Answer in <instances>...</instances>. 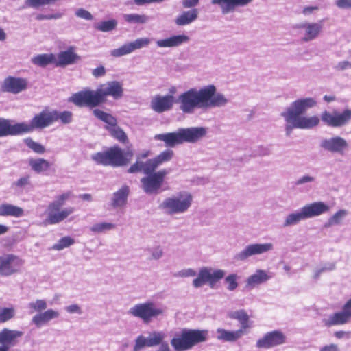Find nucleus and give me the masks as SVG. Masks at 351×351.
Listing matches in <instances>:
<instances>
[{"instance_id":"nucleus-60","label":"nucleus","mask_w":351,"mask_h":351,"mask_svg":"<svg viewBox=\"0 0 351 351\" xmlns=\"http://www.w3.org/2000/svg\"><path fill=\"white\" fill-rule=\"evenodd\" d=\"M30 184V176L27 175L18 179L13 185L18 188H24Z\"/></svg>"},{"instance_id":"nucleus-19","label":"nucleus","mask_w":351,"mask_h":351,"mask_svg":"<svg viewBox=\"0 0 351 351\" xmlns=\"http://www.w3.org/2000/svg\"><path fill=\"white\" fill-rule=\"evenodd\" d=\"M287 337L280 330H274L266 333L262 338L257 340L256 346L258 348H271L285 343Z\"/></svg>"},{"instance_id":"nucleus-50","label":"nucleus","mask_w":351,"mask_h":351,"mask_svg":"<svg viewBox=\"0 0 351 351\" xmlns=\"http://www.w3.org/2000/svg\"><path fill=\"white\" fill-rule=\"evenodd\" d=\"M108 130L110 132V133L114 138H115L121 143H125L128 139L125 133L123 132L122 129H121L117 125V124L115 125L114 126H112Z\"/></svg>"},{"instance_id":"nucleus-3","label":"nucleus","mask_w":351,"mask_h":351,"mask_svg":"<svg viewBox=\"0 0 351 351\" xmlns=\"http://www.w3.org/2000/svg\"><path fill=\"white\" fill-rule=\"evenodd\" d=\"M208 129L204 127L180 128L173 132L158 134L154 139L163 141L167 147H174L184 143H196L206 136Z\"/></svg>"},{"instance_id":"nucleus-22","label":"nucleus","mask_w":351,"mask_h":351,"mask_svg":"<svg viewBox=\"0 0 351 351\" xmlns=\"http://www.w3.org/2000/svg\"><path fill=\"white\" fill-rule=\"evenodd\" d=\"M175 102V98L172 95H157L152 99L150 106L156 112L161 113L171 110Z\"/></svg>"},{"instance_id":"nucleus-41","label":"nucleus","mask_w":351,"mask_h":351,"mask_svg":"<svg viewBox=\"0 0 351 351\" xmlns=\"http://www.w3.org/2000/svg\"><path fill=\"white\" fill-rule=\"evenodd\" d=\"M68 101L80 107L88 106V90L74 93Z\"/></svg>"},{"instance_id":"nucleus-55","label":"nucleus","mask_w":351,"mask_h":351,"mask_svg":"<svg viewBox=\"0 0 351 351\" xmlns=\"http://www.w3.org/2000/svg\"><path fill=\"white\" fill-rule=\"evenodd\" d=\"M315 180L316 178L315 176L306 174L297 179L295 182V185L296 186H306L308 184L315 182Z\"/></svg>"},{"instance_id":"nucleus-31","label":"nucleus","mask_w":351,"mask_h":351,"mask_svg":"<svg viewBox=\"0 0 351 351\" xmlns=\"http://www.w3.org/2000/svg\"><path fill=\"white\" fill-rule=\"evenodd\" d=\"M228 316L229 318L236 319L239 322L241 327L239 330H241L244 335L247 333L246 330L251 327L249 315L243 309L230 311L228 313Z\"/></svg>"},{"instance_id":"nucleus-47","label":"nucleus","mask_w":351,"mask_h":351,"mask_svg":"<svg viewBox=\"0 0 351 351\" xmlns=\"http://www.w3.org/2000/svg\"><path fill=\"white\" fill-rule=\"evenodd\" d=\"M52 114L55 117L54 122L60 120L64 124L71 122L73 114L70 111H63L60 112L57 110H52Z\"/></svg>"},{"instance_id":"nucleus-63","label":"nucleus","mask_w":351,"mask_h":351,"mask_svg":"<svg viewBox=\"0 0 351 351\" xmlns=\"http://www.w3.org/2000/svg\"><path fill=\"white\" fill-rule=\"evenodd\" d=\"M199 3V0H183L182 5L184 8H195Z\"/></svg>"},{"instance_id":"nucleus-37","label":"nucleus","mask_w":351,"mask_h":351,"mask_svg":"<svg viewBox=\"0 0 351 351\" xmlns=\"http://www.w3.org/2000/svg\"><path fill=\"white\" fill-rule=\"evenodd\" d=\"M94 116L106 124V128L108 130L117 123V119L111 114L107 113L100 109L95 108L93 110Z\"/></svg>"},{"instance_id":"nucleus-26","label":"nucleus","mask_w":351,"mask_h":351,"mask_svg":"<svg viewBox=\"0 0 351 351\" xmlns=\"http://www.w3.org/2000/svg\"><path fill=\"white\" fill-rule=\"evenodd\" d=\"M130 192V190L128 186H122L118 191L112 194L110 202L111 206L114 208L124 207L127 204Z\"/></svg>"},{"instance_id":"nucleus-18","label":"nucleus","mask_w":351,"mask_h":351,"mask_svg":"<svg viewBox=\"0 0 351 351\" xmlns=\"http://www.w3.org/2000/svg\"><path fill=\"white\" fill-rule=\"evenodd\" d=\"M319 147L325 152L343 155L348 150V141L340 136L324 138L319 142Z\"/></svg>"},{"instance_id":"nucleus-32","label":"nucleus","mask_w":351,"mask_h":351,"mask_svg":"<svg viewBox=\"0 0 351 351\" xmlns=\"http://www.w3.org/2000/svg\"><path fill=\"white\" fill-rule=\"evenodd\" d=\"M199 11L197 8L190 9L181 12L175 19L178 26H185L195 22L198 18Z\"/></svg>"},{"instance_id":"nucleus-33","label":"nucleus","mask_w":351,"mask_h":351,"mask_svg":"<svg viewBox=\"0 0 351 351\" xmlns=\"http://www.w3.org/2000/svg\"><path fill=\"white\" fill-rule=\"evenodd\" d=\"M58 316L59 313L58 311L49 309L45 312L35 315L32 318V322L37 327H40L50 320L58 317Z\"/></svg>"},{"instance_id":"nucleus-56","label":"nucleus","mask_w":351,"mask_h":351,"mask_svg":"<svg viewBox=\"0 0 351 351\" xmlns=\"http://www.w3.org/2000/svg\"><path fill=\"white\" fill-rule=\"evenodd\" d=\"M47 302L44 300H36L35 302H30L29 307L32 311L41 312L47 308Z\"/></svg>"},{"instance_id":"nucleus-53","label":"nucleus","mask_w":351,"mask_h":351,"mask_svg":"<svg viewBox=\"0 0 351 351\" xmlns=\"http://www.w3.org/2000/svg\"><path fill=\"white\" fill-rule=\"evenodd\" d=\"M152 41L149 38H139L130 42L133 51L147 47Z\"/></svg>"},{"instance_id":"nucleus-58","label":"nucleus","mask_w":351,"mask_h":351,"mask_svg":"<svg viewBox=\"0 0 351 351\" xmlns=\"http://www.w3.org/2000/svg\"><path fill=\"white\" fill-rule=\"evenodd\" d=\"M151 260H158L163 256V250L160 246H156L149 250Z\"/></svg>"},{"instance_id":"nucleus-48","label":"nucleus","mask_w":351,"mask_h":351,"mask_svg":"<svg viewBox=\"0 0 351 351\" xmlns=\"http://www.w3.org/2000/svg\"><path fill=\"white\" fill-rule=\"evenodd\" d=\"M130 43H125L117 49L111 51L110 54L114 57H121L133 52Z\"/></svg>"},{"instance_id":"nucleus-46","label":"nucleus","mask_w":351,"mask_h":351,"mask_svg":"<svg viewBox=\"0 0 351 351\" xmlns=\"http://www.w3.org/2000/svg\"><path fill=\"white\" fill-rule=\"evenodd\" d=\"M116 225L112 223L101 222L94 224L91 228L90 230L96 233H104L107 231L114 229Z\"/></svg>"},{"instance_id":"nucleus-35","label":"nucleus","mask_w":351,"mask_h":351,"mask_svg":"<svg viewBox=\"0 0 351 351\" xmlns=\"http://www.w3.org/2000/svg\"><path fill=\"white\" fill-rule=\"evenodd\" d=\"M77 58V56L71 49H69L58 55V60H55V65L56 66H64L74 63Z\"/></svg>"},{"instance_id":"nucleus-62","label":"nucleus","mask_w":351,"mask_h":351,"mask_svg":"<svg viewBox=\"0 0 351 351\" xmlns=\"http://www.w3.org/2000/svg\"><path fill=\"white\" fill-rule=\"evenodd\" d=\"M106 71L105 67L103 65H100L97 66V68L93 69L92 71V75L95 78H99L104 76L106 75Z\"/></svg>"},{"instance_id":"nucleus-15","label":"nucleus","mask_w":351,"mask_h":351,"mask_svg":"<svg viewBox=\"0 0 351 351\" xmlns=\"http://www.w3.org/2000/svg\"><path fill=\"white\" fill-rule=\"evenodd\" d=\"M24 261L14 254L0 256V276H9L20 271Z\"/></svg>"},{"instance_id":"nucleus-9","label":"nucleus","mask_w":351,"mask_h":351,"mask_svg":"<svg viewBox=\"0 0 351 351\" xmlns=\"http://www.w3.org/2000/svg\"><path fill=\"white\" fill-rule=\"evenodd\" d=\"M166 335L162 331L153 330L148 333L147 337L138 335L134 339L132 351H142L145 348H152L159 346L155 351H171L169 346L165 341Z\"/></svg>"},{"instance_id":"nucleus-4","label":"nucleus","mask_w":351,"mask_h":351,"mask_svg":"<svg viewBox=\"0 0 351 351\" xmlns=\"http://www.w3.org/2000/svg\"><path fill=\"white\" fill-rule=\"evenodd\" d=\"M208 339L207 330L182 328L171 339V346L174 351H187L195 346L205 342Z\"/></svg>"},{"instance_id":"nucleus-11","label":"nucleus","mask_w":351,"mask_h":351,"mask_svg":"<svg viewBox=\"0 0 351 351\" xmlns=\"http://www.w3.org/2000/svg\"><path fill=\"white\" fill-rule=\"evenodd\" d=\"M169 171L165 169L155 171L141 179V188L148 195H157L162 191L165 176Z\"/></svg>"},{"instance_id":"nucleus-52","label":"nucleus","mask_w":351,"mask_h":351,"mask_svg":"<svg viewBox=\"0 0 351 351\" xmlns=\"http://www.w3.org/2000/svg\"><path fill=\"white\" fill-rule=\"evenodd\" d=\"M146 167L147 161L145 162H143L136 159V162L130 166V167L128 170V172L129 173H136L138 172L143 171L144 174L148 175L152 172H146Z\"/></svg>"},{"instance_id":"nucleus-13","label":"nucleus","mask_w":351,"mask_h":351,"mask_svg":"<svg viewBox=\"0 0 351 351\" xmlns=\"http://www.w3.org/2000/svg\"><path fill=\"white\" fill-rule=\"evenodd\" d=\"M55 117L52 111L44 109L38 114H36L31 120L29 123L22 122L23 134L33 132L35 129L45 128L54 123Z\"/></svg>"},{"instance_id":"nucleus-23","label":"nucleus","mask_w":351,"mask_h":351,"mask_svg":"<svg viewBox=\"0 0 351 351\" xmlns=\"http://www.w3.org/2000/svg\"><path fill=\"white\" fill-rule=\"evenodd\" d=\"M254 0H211L213 5H217L224 15L233 12L237 7H244Z\"/></svg>"},{"instance_id":"nucleus-27","label":"nucleus","mask_w":351,"mask_h":351,"mask_svg":"<svg viewBox=\"0 0 351 351\" xmlns=\"http://www.w3.org/2000/svg\"><path fill=\"white\" fill-rule=\"evenodd\" d=\"M271 278L269 273L263 269H257L253 274L250 275L246 280L245 287L252 289L254 287L266 282Z\"/></svg>"},{"instance_id":"nucleus-17","label":"nucleus","mask_w":351,"mask_h":351,"mask_svg":"<svg viewBox=\"0 0 351 351\" xmlns=\"http://www.w3.org/2000/svg\"><path fill=\"white\" fill-rule=\"evenodd\" d=\"M321 119L329 127L340 128L346 125L351 119V110L346 109L341 112L337 110L332 112L325 110L321 114Z\"/></svg>"},{"instance_id":"nucleus-16","label":"nucleus","mask_w":351,"mask_h":351,"mask_svg":"<svg viewBox=\"0 0 351 351\" xmlns=\"http://www.w3.org/2000/svg\"><path fill=\"white\" fill-rule=\"evenodd\" d=\"M274 250L271 243H252L245 246L242 250L234 256L236 261H245L250 257L261 255Z\"/></svg>"},{"instance_id":"nucleus-14","label":"nucleus","mask_w":351,"mask_h":351,"mask_svg":"<svg viewBox=\"0 0 351 351\" xmlns=\"http://www.w3.org/2000/svg\"><path fill=\"white\" fill-rule=\"evenodd\" d=\"M293 28L298 30L302 41L310 42L317 39L321 35L323 32V23L322 21L318 22L304 21L295 24Z\"/></svg>"},{"instance_id":"nucleus-42","label":"nucleus","mask_w":351,"mask_h":351,"mask_svg":"<svg viewBox=\"0 0 351 351\" xmlns=\"http://www.w3.org/2000/svg\"><path fill=\"white\" fill-rule=\"evenodd\" d=\"M348 210L341 209L332 215L326 222L324 226L326 228L331 227L336 225H339L343 219L348 215Z\"/></svg>"},{"instance_id":"nucleus-38","label":"nucleus","mask_w":351,"mask_h":351,"mask_svg":"<svg viewBox=\"0 0 351 351\" xmlns=\"http://www.w3.org/2000/svg\"><path fill=\"white\" fill-rule=\"evenodd\" d=\"M29 165L37 173L47 171L51 167V163L44 158H30Z\"/></svg>"},{"instance_id":"nucleus-20","label":"nucleus","mask_w":351,"mask_h":351,"mask_svg":"<svg viewBox=\"0 0 351 351\" xmlns=\"http://www.w3.org/2000/svg\"><path fill=\"white\" fill-rule=\"evenodd\" d=\"M28 86V82L25 78L8 76L1 84L3 92L18 94L25 90Z\"/></svg>"},{"instance_id":"nucleus-29","label":"nucleus","mask_w":351,"mask_h":351,"mask_svg":"<svg viewBox=\"0 0 351 351\" xmlns=\"http://www.w3.org/2000/svg\"><path fill=\"white\" fill-rule=\"evenodd\" d=\"M102 85L104 86L103 90L106 97L110 96L117 100L123 96L124 89L122 82L115 80L109 81Z\"/></svg>"},{"instance_id":"nucleus-6","label":"nucleus","mask_w":351,"mask_h":351,"mask_svg":"<svg viewBox=\"0 0 351 351\" xmlns=\"http://www.w3.org/2000/svg\"><path fill=\"white\" fill-rule=\"evenodd\" d=\"M330 211V206L323 202H315L305 205L299 210L288 214L283 222V227L295 226L301 221L319 216Z\"/></svg>"},{"instance_id":"nucleus-40","label":"nucleus","mask_w":351,"mask_h":351,"mask_svg":"<svg viewBox=\"0 0 351 351\" xmlns=\"http://www.w3.org/2000/svg\"><path fill=\"white\" fill-rule=\"evenodd\" d=\"M123 18L129 24H145L149 21V17L147 15L135 13L125 14Z\"/></svg>"},{"instance_id":"nucleus-5","label":"nucleus","mask_w":351,"mask_h":351,"mask_svg":"<svg viewBox=\"0 0 351 351\" xmlns=\"http://www.w3.org/2000/svg\"><path fill=\"white\" fill-rule=\"evenodd\" d=\"M192 203L191 194L186 191H182L165 198L158 208L165 215L174 216L187 213Z\"/></svg>"},{"instance_id":"nucleus-8","label":"nucleus","mask_w":351,"mask_h":351,"mask_svg":"<svg viewBox=\"0 0 351 351\" xmlns=\"http://www.w3.org/2000/svg\"><path fill=\"white\" fill-rule=\"evenodd\" d=\"M133 153L132 151H123L118 146H114L104 152H99L92 156L97 163L113 167H121L130 161Z\"/></svg>"},{"instance_id":"nucleus-39","label":"nucleus","mask_w":351,"mask_h":351,"mask_svg":"<svg viewBox=\"0 0 351 351\" xmlns=\"http://www.w3.org/2000/svg\"><path fill=\"white\" fill-rule=\"evenodd\" d=\"M56 57L53 54H40L32 58V62L36 66L45 67L50 64H55Z\"/></svg>"},{"instance_id":"nucleus-64","label":"nucleus","mask_w":351,"mask_h":351,"mask_svg":"<svg viewBox=\"0 0 351 351\" xmlns=\"http://www.w3.org/2000/svg\"><path fill=\"white\" fill-rule=\"evenodd\" d=\"M335 5L340 9L351 8V0H336Z\"/></svg>"},{"instance_id":"nucleus-51","label":"nucleus","mask_w":351,"mask_h":351,"mask_svg":"<svg viewBox=\"0 0 351 351\" xmlns=\"http://www.w3.org/2000/svg\"><path fill=\"white\" fill-rule=\"evenodd\" d=\"M74 243H75L74 239L73 238H71V237L67 236V237H64L61 238L58 241L57 243L54 244L52 246L51 248L53 250L60 251V250H63L64 248H66V247H68L71 246Z\"/></svg>"},{"instance_id":"nucleus-2","label":"nucleus","mask_w":351,"mask_h":351,"mask_svg":"<svg viewBox=\"0 0 351 351\" xmlns=\"http://www.w3.org/2000/svg\"><path fill=\"white\" fill-rule=\"evenodd\" d=\"M317 104L313 97H302L291 102L281 112L280 116L285 121V131L287 136H289L294 129L309 130L319 124L320 119L317 116L304 115Z\"/></svg>"},{"instance_id":"nucleus-10","label":"nucleus","mask_w":351,"mask_h":351,"mask_svg":"<svg viewBox=\"0 0 351 351\" xmlns=\"http://www.w3.org/2000/svg\"><path fill=\"white\" fill-rule=\"evenodd\" d=\"M128 314L148 324L153 318L162 315L164 310L162 308L156 307L154 302L147 301L134 304L128 310Z\"/></svg>"},{"instance_id":"nucleus-45","label":"nucleus","mask_w":351,"mask_h":351,"mask_svg":"<svg viewBox=\"0 0 351 351\" xmlns=\"http://www.w3.org/2000/svg\"><path fill=\"white\" fill-rule=\"evenodd\" d=\"M25 145L34 152L39 154H44L46 151L45 147L42 144L34 141L32 138L28 137L24 139Z\"/></svg>"},{"instance_id":"nucleus-34","label":"nucleus","mask_w":351,"mask_h":351,"mask_svg":"<svg viewBox=\"0 0 351 351\" xmlns=\"http://www.w3.org/2000/svg\"><path fill=\"white\" fill-rule=\"evenodd\" d=\"M24 210L17 206L4 203L0 205V216L21 217L23 216Z\"/></svg>"},{"instance_id":"nucleus-25","label":"nucleus","mask_w":351,"mask_h":351,"mask_svg":"<svg viewBox=\"0 0 351 351\" xmlns=\"http://www.w3.org/2000/svg\"><path fill=\"white\" fill-rule=\"evenodd\" d=\"M174 155L171 149H166L154 158L147 160L146 172H154L156 169L165 162L170 161Z\"/></svg>"},{"instance_id":"nucleus-28","label":"nucleus","mask_w":351,"mask_h":351,"mask_svg":"<svg viewBox=\"0 0 351 351\" xmlns=\"http://www.w3.org/2000/svg\"><path fill=\"white\" fill-rule=\"evenodd\" d=\"M190 38L185 34L173 35L165 39L158 40L156 45L160 48L176 47L189 41Z\"/></svg>"},{"instance_id":"nucleus-57","label":"nucleus","mask_w":351,"mask_h":351,"mask_svg":"<svg viewBox=\"0 0 351 351\" xmlns=\"http://www.w3.org/2000/svg\"><path fill=\"white\" fill-rule=\"evenodd\" d=\"M197 275V272L192 268L183 269L178 271L174 274V276L179 278L194 277Z\"/></svg>"},{"instance_id":"nucleus-24","label":"nucleus","mask_w":351,"mask_h":351,"mask_svg":"<svg viewBox=\"0 0 351 351\" xmlns=\"http://www.w3.org/2000/svg\"><path fill=\"white\" fill-rule=\"evenodd\" d=\"M12 121L0 118V136L23 134L21 123L12 124Z\"/></svg>"},{"instance_id":"nucleus-21","label":"nucleus","mask_w":351,"mask_h":351,"mask_svg":"<svg viewBox=\"0 0 351 351\" xmlns=\"http://www.w3.org/2000/svg\"><path fill=\"white\" fill-rule=\"evenodd\" d=\"M350 319L351 311L346 303L342 308V311L328 315L323 319V323L326 326L330 327L347 324Z\"/></svg>"},{"instance_id":"nucleus-44","label":"nucleus","mask_w":351,"mask_h":351,"mask_svg":"<svg viewBox=\"0 0 351 351\" xmlns=\"http://www.w3.org/2000/svg\"><path fill=\"white\" fill-rule=\"evenodd\" d=\"M118 22L115 19L101 21L95 25V28L103 32H108L114 29L117 26Z\"/></svg>"},{"instance_id":"nucleus-61","label":"nucleus","mask_w":351,"mask_h":351,"mask_svg":"<svg viewBox=\"0 0 351 351\" xmlns=\"http://www.w3.org/2000/svg\"><path fill=\"white\" fill-rule=\"evenodd\" d=\"M334 69L338 71L350 69H351V62L347 60L339 62L335 65Z\"/></svg>"},{"instance_id":"nucleus-49","label":"nucleus","mask_w":351,"mask_h":351,"mask_svg":"<svg viewBox=\"0 0 351 351\" xmlns=\"http://www.w3.org/2000/svg\"><path fill=\"white\" fill-rule=\"evenodd\" d=\"M15 316V309L14 307L1 308L0 307V324L5 323Z\"/></svg>"},{"instance_id":"nucleus-54","label":"nucleus","mask_w":351,"mask_h":351,"mask_svg":"<svg viewBox=\"0 0 351 351\" xmlns=\"http://www.w3.org/2000/svg\"><path fill=\"white\" fill-rule=\"evenodd\" d=\"M238 279L239 276L235 274H230L225 278V282L228 285L227 289L228 291H232L237 288L239 285Z\"/></svg>"},{"instance_id":"nucleus-59","label":"nucleus","mask_w":351,"mask_h":351,"mask_svg":"<svg viewBox=\"0 0 351 351\" xmlns=\"http://www.w3.org/2000/svg\"><path fill=\"white\" fill-rule=\"evenodd\" d=\"M16 331H17V330H10L7 328H3L0 331V343L6 341L8 340H10V338L12 337L11 335L14 333Z\"/></svg>"},{"instance_id":"nucleus-36","label":"nucleus","mask_w":351,"mask_h":351,"mask_svg":"<svg viewBox=\"0 0 351 351\" xmlns=\"http://www.w3.org/2000/svg\"><path fill=\"white\" fill-rule=\"evenodd\" d=\"M104 86L101 85L96 90H89V108L97 106L106 101Z\"/></svg>"},{"instance_id":"nucleus-7","label":"nucleus","mask_w":351,"mask_h":351,"mask_svg":"<svg viewBox=\"0 0 351 351\" xmlns=\"http://www.w3.org/2000/svg\"><path fill=\"white\" fill-rule=\"evenodd\" d=\"M71 195V192H66L57 197L56 199L51 202L47 208V217L44 223L46 225L59 223L71 215L75 209L73 207L61 208L64 205L65 201Z\"/></svg>"},{"instance_id":"nucleus-30","label":"nucleus","mask_w":351,"mask_h":351,"mask_svg":"<svg viewBox=\"0 0 351 351\" xmlns=\"http://www.w3.org/2000/svg\"><path fill=\"white\" fill-rule=\"evenodd\" d=\"M216 332L217 340L230 343L236 342L244 335L241 330H229L222 328H217Z\"/></svg>"},{"instance_id":"nucleus-1","label":"nucleus","mask_w":351,"mask_h":351,"mask_svg":"<svg viewBox=\"0 0 351 351\" xmlns=\"http://www.w3.org/2000/svg\"><path fill=\"white\" fill-rule=\"evenodd\" d=\"M176 102L180 110L184 114H193L195 110L221 108L226 106L229 99L222 93L217 91L213 84L204 86L199 89L191 88L181 93Z\"/></svg>"},{"instance_id":"nucleus-43","label":"nucleus","mask_w":351,"mask_h":351,"mask_svg":"<svg viewBox=\"0 0 351 351\" xmlns=\"http://www.w3.org/2000/svg\"><path fill=\"white\" fill-rule=\"evenodd\" d=\"M23 335V332L20 330L16 331L14 333L11 335L12 337L10 340H8L4 342H1L0 351H9L11 347L16 346L18 343V339Z\"/></svg>"},{"instance_id":"nucleus-12","label":"nucleus","mask_w":351,"mask_h":351,"mask_svg":"<svg viewBox=\"0 0 351 351\" xmlns=\"http://www.w3.org/2000/svg\"><path fill=\"white\" fill-rule=\"evenodd\" d=\"M225 275L226 271L223 269L203 267L200 268L197 278L193 280V286L199 288L208 283L213 288L217 282L225 277Z\"/></svg>"}]
</instances>
